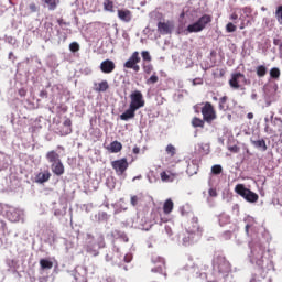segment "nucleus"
I'll return each instance as SVG.
<instances>
[{"mask_svg": "<svg viewBox=\"0 0 282 282\" xmlns=\"http://www.w3.org/2000/svg\"><path fill=\"white\" fill-rule=\"evenodd\" d=\"M235 193L237 195H240L246 202H249L250 204H254L259 202V195L246 187L243 184H237L235 187Z\"/></svg>", "mask_w": 282, "mask_h": 282, "instance_id": "1", "label": "nucleus"}, {"mask_svg": "<svg viewBox=\"0 0 282 282\" xmlns=\"http://www.w3.org/2000/svg\"><path fill=\"white\" fill-rule=\"evenodd\" d=\"M235 193L237 195H240L246 202H249L250 204H254L259 202V195L246 187L243 184H237L235 187Z\"/></svg>", "mask_w": 282, "mask_h": 282, "instance_id": "2", "label": "nucleus"}, {"mask_svg": "<svg viewBox=\"0 0 282 282\" xmlns=\"http://www.w3.org/2000/svg\"><path fill=\"white\" fill-rule=\"evenodd\" d=\"M142 61V57H140V52L134 51L128 61L123 64V69H132L135 74L140 72V62Z\"/></svg>", "mask_w": 282, "mask_h": 282, "instance_id": "3", "label": "nucleus"}, {"mask_svg": "<svg viewBox=\"0 0 282 282\" xmlns=\"http://www.w3.org/2000/svg\"><path fill=\"white\" fill-rule=\"evenodd\" d=\"M186 230L189 236L183 239V242L185 245L188 243V241H193V235H202V232H204V230L199 228V218L193 217Z\"/></svg>", "mask_w": 282, "mask_h": 282, "instance_id": "4", "label": "nucleus"}, {"mask_svg": "<svg viewBox=\"0 0 282 282\" xmlns=\"http://www.w3.org/2000/svg\"><path fill=\"white\" fill-rule=\"evenodd\" d=\"M202 115L205 122H213V120H217V111H215V107L210 102H205L202 108Z\"/></svg>", "mask_w": 282, "mask_h": 282, "instance_id": "5", "label": "nucleus"}, {"mask_svg": "<svg viewBox=\"0 0 282 282\" xmlns=\"http://www.w3.org/2000/svg\"><path fill=\"white\" fill-rule=\"evenodd\" d=\"M248 78L243 73H232L231 78L229 79V87L231 89H241V85H248Z\"/></svg>", "mask_w": 282, "mask_h": 282, "instance_id": "6", "label": "nucleus"}, {"mask_svg": "<svg viewBox=\"0 0 282 282\" xmlns=\"http://www.w3.org/2000/svg\"><path fill=\"white\" fill-rule=\"evenodd\" d=\"M130 107H132L134 110L138 111V109H142L144 107V96L142 95V91L134 90L130 95Z\"/></svg>", "mask_w": 282, "mask_h": 282, "instance_id": "7", "label": "nucleus"}, {"mask_svg": "<svg viewBox=\"0 0 282 282\" xmlns=\"http://www.w3.org/2000/svg\"><path fill=\"white\" fill-rule=\"evenodd\" d=\"M111 166L113 171H116L117 175H124L127 172V169H129V161H127V158L119 159L111 162Z\"/></svg>", "mask_w": 282, "mask_h": 282, "instance_id": "8", "label": "nucleus"}, {"mask_svg": "<svg viewBox=\"0 0 282 282\" xmlns=\"http://www.w3.org/2000/svg\"><path fill=\"white\" fill-rule=\"evenodd\" d=\"M173 28H175V25L171 21L158 23L159 34H171V32H173Z\"/></svg>", "mask_w": 282, "mask_h": 282, "instance_id": "9", "label": "nucleus"}, {"mask_svg": "<svg viewBox=\"0 0 282 282\" xmlns=\"http://www.w3.org/2000/svg\"><path fill=\"white\" fill-rule=\"evenodd\" d=\"M151 219L159 226H162V224H166V221H169V218L162 216V212L160 209L152 210Z\"/></svg>", "mask_w": 282, "mask_h": 282, "instance_id": "10", "label": "nucleus"}, {"mask_svg": "<svg viewBox=\"0 0 282 282\" xmlns=\"http://www.w3.org/2000/svg\"><path fill=\"white\" fill-rule=\"evenodd\" d=\"M99 67L102 74H111L116 69V63H113L111 59H106L101 62Z\"/></svg>", "mask_w": 282, "mask_h": 282, "instance_id": "11", "label": "nucleus"}, {"mask_svg": "<svg viewBox=\"0 0 282 282\" xmlns=\"http://www.w3.org/2000/svg\"><path fill=\"white\" fill-rule=\"evenodd\" d=\"M218 271L220 274H226V272H230V262L226 260L224 257L218 258Z\"/></svg>", "mask_w": 282, "mask_h": 282, "instance_id": "12", "label": "nucleus"}, {"mask_svg": "<svg viewBox=\"0 0 282 282\" xmlns=\"http://www.w3.org/2000/svg\"><path fill=\"white\" fill-rule=\"evenodd\" d=\"M51 171L54 173V175L61 177V175L65 174V165H63L62 161H58L57 163L51 164Z\"/></svg>", "mask_w": 282, "mask_h": 282, "instance_id": "13", "label": "nucleus"}, {"mask_svg": "<svg viewBox=\"0 0 282 282\" xmlns=\"http://www.w3.org/2000/svg\"><path fill=\"white\" fill-rule=\"evenodd\" d=\"M117 14L120 21H123L124 23H129L133 17L131 11H129V9H119L117 11Z\"/></svg>", "mask_w": 282, "mask_h": 282, "instance_id": "14", "label": "nucleus"}, {"mask_svg": "<svg viewBox=\"0 0 282 282\" xmlns=\"http://www.w3.org/2000/svg\"><path fill=\"white\" fill-rule=\"evenodd\" d=\"M135 108H132L129 106V109H127L123 113L119 116L120 120H123L124 122H128V120H133L135 118Z\"/></svg>", "mask_w": 282, "mask_h": 282, "instance_id": "15", "label": "nucleus"}, {"mask_svg": "<svg viewBox=\"0 0 282 282\" xmlns=\"http://www.w3.org/2000/svg\"><path fill=\"white\" fill-rule=\"evenodd\" d=\"M160 177L162 182L171 183L175 182V177H177V173H173L171 171H163L160 173Z\"/></svg>", "mask_w": 282, "mask_h": 282, "instance_id": "16", "label": "nucleus"}, {"mask_svg": "<svg viewBox=\"0 0 282 282\" xmlns=\"http://www.w3.org/2000/svg\"><path fill=\"white\" fill-rule=\"evenodd\" d=\"M50 177H52V174L50 173V171L40 172V173L35 176V182H36L37 184H45V182H50Z\"/></svg>", "mask_w": 282, "mask_h": 282, "instance_id": "17", "label": "nucleus"}, {"mask_svg": "<svg viewBox=\"0 0 282 282\" xmlns=\"http://www.w3.org/2000/svg\"><path fill=\"white\" fill-rule=\"evenodd\" d=\"M196 22L199 24L200 30H205L208 23H213V15L204 14Z\"/></svg>", "mask_w": 282, "mask_h": 282, "instance_id": "18", "label": "nucleus"}, {"mask_svg": "<svg viewBox=\"0 0 282 282\" xmlns=\"http://www.w3.org/2000/svg\"><path fill=\"white\" fill-rule=\"evenodd\" d=\"M46 160L51 163V164H56L57 162H61V155L56 152V151H48L46 153Z\"/></svg>", "mask_w": 282, "mask_h": 282, "instance_id": "19", "label": "nucleus"}, {"mask_svg": "<svg viewBox=\"0 0 282 282\" xmlns=\"http://www.w3.org/2000/svg\"><path fill=\"white\" fill-rule=\"evenodd\" d=\"M174 204L171 198L166 199L163 204V213L164 215H171L173 213Z\"/></svg>", "mask_w": 282, "mask_h": 282, "instance_id": "20", "label": "nucleus"}, {"mask_svg": "<svg viewBox=\"0 0 282 282\" xmlns=\"http://www.w3.org/2000/svg\"><path fill=\"white\" fill-rule=\"evenodd\" d=\"M108 151H110V153H120V151H122V143L119 141H112L108 148Z\"/></svg>", "mask_w": 282, "mask_h": 282, "instance_id": "21", "label": "nucleus"}, {"mask_svg": "<svg viewBox=\"0 0 282 282\" xmlns=\"http://www.w3.org/2000/svg\"><path fill=\"white\" fill-rule=\"evenodd\" d=\"M218 109L220 111H228V109H230V106L228 105V96H223L219 99Z\"/></svg>", "mask_w": 282, "mask_h": 282, "instance_id": "22", "label": "nucleus"}, {"mask_svg": "<svg viewBox=\"0 0 282 282\" xmlns=\"http://www.w3.org/2000/svg\"><path fill=\"white\" fill-rule=\"evenodd\" d=\"M251 144L256 147V149H262V151H268V144L265 143L264 139L261 140H250Z\"/></svg>", "mask_w": 282, "mask_h": 282, "instance_id": "23", "label": "nucleus"}, {"mask_svg": "<svg viewBox=\"0 0 282 282\" xmlns=\"http://www.w3.org/2000/svg\"><path fill=\"white\" fill-rule=\"evenodd\" d=\"M107 89H109V82L107 80H102L99 84H95V91L105 93L107 91Z\"/></svg>", "mask_w": 282, "mask_h": 282, "instance_id": "24", "label": "nucleus"}, {"mask_svg": "<svg viewBox=\"0 0 282 282\" xmlns=\"http://www.w3.org/2000/svg\"><path fill=\"white\" fill-rule=\"evenodd\" d=\"M40 268L42 270H52V268H54V262H52V260H48V259H41Z\"/></svg>", "mask_w": 282, "mask_h": 282, "instance_id": "25", "label": "nucleus"}, {"mask_svg": "<svg viewBox=\"0 0 282 282\" xmlns=\"http://www.w3.org/2000/svg\"><path fill=\"white\" fill-rule=\"evenodd\" d=\"M202 28L199 26V24L197 22H194L193 24H189L186 28V32L187 34H193V33H197V32H202Z\"/></svg>", "mask_w": 282, "mask_h": 282, "instance_id": "26", "label": "nucleus"}, {"mask_svg": "<svg viewBox=\"0 0 282 282\" xmlns=\"http://www.w3.org/2000/svg\"><path fill=\"white\" fill-rule=\"evenodd\" d=\"M204 124H205L204 119L202 120L200 118H197V117H194L192 119V127L194 128L199 127L200 129H204Z\"/></svg>", "mask_w": 282, "mask_h": 282, "instance_id": "27", "label": "nucleus"}, {"mask_svg": "<svg viewBox=\"0 0 282 282\" xmlns=\"http://www.w3.org/2000/svg\"><path fill=\"white\" fill-rule=\"evenodd\" d=\"M270 77L273 78L274 80H279V78H281V69H279L278 67L271 68Z\"/></svg>", "mask_w": 282, "mask_h": 282, "instance_id": "28", "label": "nucleus"}, {"mask_svg": "<svg viewBox=\"0 0 282 282\" xmlns=\"http://www.w3.org/2000/svg\"><path fill=\"white\" fill-rule=\"evenodd\" d=\"M256 72L259 78H263V76L268 74V68L263 65H260V66H257Z\"/></svg>", "mask_w": 282, "mask_h": 282, "instance_id": "29", "label": "nucleus"}, {"mask_svg": "<svg viewBox=\"0 0 282 282\" xmlns=\"http://www.w3.org/2000/svg\"><path fill=\"white\" fill-rule=\"evenodd\" d=\"M160 80L158 73H153L147 80L145 85H155Z\"/></svg>", "mask_w": 282, "mask_h": 282, "instance_id": "30", "label": "nucleus"}, {"mask_svg": "<svg viewBox=\"0 0 282 282\" xmlns=\"http://www.w3.org/2000/svg\"><path fill=\"white\" fill-rule=\"evenodd\" d=\"M44 3L48 6V10H55L58 3H61V0H44Z\"/></svg>", "mask_w": 282, "mask_h": 282, "instance_id": "31", "label": "nucleus"}, {"mask_svg": "<svg viewBox=\"0 0 282 282\" xmlns=\"http://www.w3.org/2000/svg\"><path fill=\"white\" fill-rule=\"evenodd\" d=\"M141 56L143 63H151V61H153V57H151V53H149V51H142Z\"/></svg>", "mask_w": 282, "mask_h": 282, "instance_id": "32", "label": "nucleus"}, {"mask_svg": "<svg viewBox=\"0 0 282 282\" xmlns=\"http://www.w3.org/2000/svg\"><path fill=\"white\" fill-rule=\"evenodd\" d=\"M104 10H106L107 12H113V1L105 0L104 1Z\"/></svg>", "mask_w": 282, "mask_h": 282, "instance_id": "33", "label": "nucleus"}, {"mask_svg": "<svg viewBox=\"0 0 282 282\" xmlns=\"http://www.w3.org/2000/svg\"><path fill=\"white\" fill-rule=\"evenodd\" d=\"M212 173L213 175H221V173H224V167H221L219 164H216L212 166Z\"/></svg>", "mask_w": 282, "mask_h": 282, "instance_id": "34", "label": "nucleus"}, {"mask_svg": "<svg viewBox=\"0 0 282 282\" xmlns=\"http://www.w3.org/2000/svg\"><path fill=\"white\" fill-rule=\"evenodd\" d=\"M165 151L167 155H171V158H175V153L177 150L174 148L173 144H167V147L165 148Z\"/></svg>", "mask_w": 282, "mask_h": 282, "instance_id": "35", "label": "nucleus"}, {"mask_svg": "<svg viewBox=\"0 0 282 282\" xmlns=\"http://www.w3.org/2000/svg\"><path fill=\"white\" fill-rule=\"evenodd\" d=\"M142 69L144 72V74L149 75V74H151L153 72V64H151V63H149V64L143 63L142 64Z\"/></svg>", "mask_w": 282, "mask_h": 282, "instance_id": "36", "label": "nucleus"}, {"mask_svg": "<svg viewBox=\"0 0 282 282\" xmlns=\"http://www.w3.org/2000/svg\"><path fill=\"white\" fill-rule=\"evenodd\" d=\"M85 249L88 254H93V257H98V250L94 249L91 245L86 246Z\"/></svg>", "mask_w": 282, "mask_h": 282, "instance_id": "37", "label": "nucleus"}, {"mask_svg": "<svg viewBox=\"0 0 282 282\" xmlns=\"http://www.w3.org/2000/svg\"><path fill=\"white\" fill-rule=\"evenodd\" d=\"M275 17L278 20V23H280V25H282V6H279L276 11H275Z\"/></svg>", "mask_w": 282, "mask_h": 282, "instance_id": "38", "label": "nucleus"}, {"mask_svg": "<svg viewBox=\"0 0 282 282\" xmlns=\"http://www.w3.org/2000/svg\"><path fill=\"white\" fill-rule=\"evenodd\" d=\"M240 21V30H246V28H248V25L250 24L249 20L246 22V15H241Z\"/></svg>", "mask_w": 282, "mask_h": 282, "instance_id": "39", "label": "nucleus"}, {"mask_svg": "<svg viewBox=\"0 0 282 282\" xmlns=\"http://www.w3.org/2000/svg\"><path fill=\"white\" fill-rule=\"evenodd\" d=\"M97 243L99 248H105V236L102 234H100L97 238Z\"/></svg>", "mask_w": 282, "mask_h": 282, "instance_id": "40", "label": "nucleus"}, {"mask_svg": "<svg viewBox=\"0 0 282 282\" xmlns=\"http://www.w3.org/2000/svg\"><path fill=\"white\" fill-rule=\"evenodd\" d=\"M69 50L70 52H78L80 50V45L77 42H72L69 44Z\"/></svg>", "mask_w": 282, "mask_h": 282, "instance_id": "41", "label": "nucleus"}, {"mask_svg": "<svg viewBox=\"0 0 282 282\" xmlns=\"http://www.w3.org/2000/svg\"><path fill=\"white\" fill-rule=\"evenodd\" d=\"M99 221H109V215L107 212H101L98 214Z\"/></svg>", "mask_w": 282, "mask_h": 282, "instance_id": "42", "label": "nucleus"}, {"mask_svg": "<svg viewBox=\"0 0 282 282\" xmlns=\"http://www.w3.org/2000/svg\"><path fill=\"white\" fill-rule=\"evenodd\" d=\"M274 124H278V131H279V133H282V119L279 117H275Z\"/></svg>", "mask_w": 282, "mask_h": 282, "instance_id": "43", "label": "nucleus"}, {"mask_svg": "<svg viewBox=\"0 0 282 282\" xmlns=\"http://www.w3.org/2000/svg\"><path fill=\"white\" fill-rule=\"evenodd\" d=\"M140 202V197H138V195H132L130 198V204L131 206H138V203Z\"/></svg>", "mask_w": 282, "mask_h": 282, "instance_id": "44", "label": "nucleus"}, {"mask_svg": "<svg viewBox=\"0 0 282 282\" xmlns=\"http://www.w3.org/2000/svg\"><path fill=\"white\" fill-rule=\"evenodd\" d=\"M226 31L227 32H237V26L235 24H232L231 22H229L227 25H226Z\"/></svg>", "mask_w": 282, "mask_h": 282, "instance_id": "45", "label": "nucleus"}, {"mask_svg": "<svg viewBox=\"0 0 282 282\" xmlns=\"http://www.w3.org/2000/svg\"><path fill=\"white\" fill-rule=\"evenodd\" d=\"M72 133V128L63 127L61 130V135H69Z\"/></svg>", "mask_w": 282, "mask_h": 282, "instance_id": "46", "label": "nucleus"}, {"mask_svg": "<svg viewBox=\"0 0 282 282\" xmlns=\"http://www.w3.org/2000/svg\"><path fill=\"white\" fill-rule=\"evenodd\" d=\"M228 151H230L231 153H239L240 148L238 145H230L228 147Z\"/></svg>", "mask_w": 282, "mask_h": 282, "instance_id": "47", "label": "nucleus"}, {"mask_svg": "<svg viewBox=\"0 0 282 282\" xmlns=\"http://www.w3.org/2000/svg\"><path fill=\"white\" fill-rule=\"evenodd\" d=\"M18 94L21 96V98H25V96H28V90H25V88H20Z\"/></svg>", "mask_w": 282, "mask_h": 282, "instance_id": "48", "label": "nucleus"}, {"mask_svg": "<svg viewBox=\"0 0 282 282\" xmlns=\"http://www.w3.org/2000/svg\"><path fill=\"white\" fill-rule=\"evenodd\" d=\"M63 127L72 128V119L67 118L66 120H64Z\"/></svg>", "mask_w": 282, "mask_h": 282, "instance_id": "49", "label": "nucleus"}, {"mask_svg": "<svg viewBox=\"0 0 282 282\" xmlns=\"http://www.w3.org/2000/svg\"><path fill=\"white\" fill-rule=\"evenodd\" d=\"M29 10H30L31 12H37V11H39V7H36L35 3H31V4L29 6Z\"/></svg>", "mask_w": 282, "mask_h": 282, "instance_id": "50", "label": "nucleus"}, {"mask_svg": "<svg viewBox=\"0 0 282 282\" xmlns=\"http://www.w3.org/2000/svg\"><path fill=\"white\" fill-rule=\"evenodd\" d=\"M208 193H209V197H217V189L216 188H209Z\"/></svg>", "mask_w": 282, "mask_h": 282, "instance_id": "51", "label": "nucleus"}, {"mask_svg": "<svg viewBox=\"0 0 282 282\" xmlns=\"http://www.w3.org/2000/svg\"><path fill=\"white\" fill-rule=\"evenodd\" d=\"M193 85H204V79L195 78V79H193Z\"/></svg>", "mask_w": 282, "mask_h": 282, "instance_id": "52", "label": "nucleus"}, {"mask_svg": "<svg viewBox=\"0 0 282 282\" xmlns=\"http://www.w3.org/2000/svg\"><path fill=\"white\" fill-rule=\"evenodd\" d=\"M282 40L281 39H274L273 40V45H276L278 47L281 46Z\"/></svg>", "mask_w": 282, "mask_h": 282, "instance_id": "53", "label": "nucleus"}, {"mask_svg": "<svg viewBox=\"0 0 282 282\" xmlns=\"http://www.w3.org/2000/svg\"><path fill=\"white\" fill-rule=\"evenodd\" d=\"M237 19H239V15H238L237 13H232V14L230 15V20H231V21H237Z\"/></svg>", "mask_w": 282, "mask_h": 282, "instance_id": "54", "label": "nucleus"}, {"mask_svg": "<svg viewBox=\"0 0 282 282\" xmlns=\"http://www.w3.org/2000/svg\"><path fill=\"white\" fill-rule=\"evenodd\" d=\"M8 217H9V219H10V221H19V216L10 217V214H8Z\"/></svg>", "mask_w": 282, "mask_h": 282, "instance_id": "55", "label": "nucleus"}, {"mask_svg": "<svg viewBox=\"0 0 282 282\" xmlns=\"http://www.w3.org/2000/svg\"><path fill=\"white\" fill-rule=\"evenodd\" d=\"M247 118H248V120H252V119L254 118V113L249 112V113L247 115Z\"/></svg>", "mask_w": 282, "mask_h": 282, "instance_id": "56", "label": "nucleus"}, {"mask_svg": "<svg viewBox=\"0 0 282 282\" xmlns=\"http://www.w3.org/2000/svg\"><path fill=\"white\" fill-rule=\"evenodd\" d=\"M40 96H41V98H45V97L47 96V91L42 90V91L40 93Z\"/></svg>", "mask_w": 282, "mask_h": 282, "instance_id": "57", "label": "nucleus"}, {"mask_svg": "<svg viewBox=\"0 0 282 282\" xmlns=\"http://www.w3.org/2000/svg\"><path fill=\"white\" fill-rule=\"evenodd\" d=\"M133 153H135V154L140 153V149L139 148H134L133 149Z\"/></svg>", "mask_w": 282, "mask_h": 282, "instance_id": "58", "label": "nucleus"}, {"mask_svg": "<svg viewBox=\"0 0 282 282\" xmlns=\"http://www.w3.org/2000/svg\"><path fill=\"white\" fill-rule=\"evenodd\" d=\"M58 25H63V19L57 20Z\"/></svg>", "mask_w": 282, "mask_h": 282, "instance_id": "59", "label": "nucleus"}, {"mask_svg": "<svg viewBox=\"0 0 282 282\" xmlns=\"http://www.w3.org/2000/svg\"><path fill=\"white\" fill-rule=\"evenodd\" d=\"M124 261H126V263H129L131 260L128 259V256H126V257H124Z\"/></svg>", "mask_w": 282, "mask_h": 282, "instance_id": "60", "label": "nucleus"}, {"mask_svg": "<svg viewBox=\"0 0 282 282\" xmlns=\"http://www.w3.org/2000/svg\"><path fill=\"white\" fill-rule=\"evenodd\" d=\"M250 230V225L246 226V232H248Z\"/></svg>", "mask_w": 282, "mask_h": 282, "instance_id": "61", "label": "nucleus"}, {"mask_svg": "<svg viewBox=\"0 0 282 282\" xmlns=\"http://www.w3.org/2000/svg\"><path fill=\"white\" fill-rule=\"evenodd\" d=\"M12 56H14V53L10 52L9 53V58H12Z\"/></svg>", "mask_w": 282, "mask_h": 282, "instance_id": "62", "label": "nucleus"}, {"mask_svg": "<svg viewBox=\"0 0 282 282\" xmlns=\"http://www.w3.org/2000/svg\"><path fill=\"white\" fill-rule=\"evenodd\" d=\"M226 74V72H224V69L220 70V76H224Z\"/></svg>", "mask_w": 282, "mask_h": 282, "instance_id": "63", "label": "nucleus"}, {"mask_svg": "<svg viewBox=\"0 0 282 282\" xmlns=\"http://www.w3.org/2000/svg\"><path fill=\"white\" fill-rule=\"evenodd\" d=\"M152 272H160V269H152Z\"/></svg>", "mask_w": 282, "mask_h": 282, "instance_id": "64", "label": "nucleus"}]
</instances>
